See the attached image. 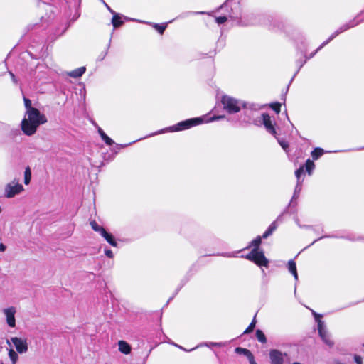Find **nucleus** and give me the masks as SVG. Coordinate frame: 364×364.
<instances>
[{
  "label": "nucleus",
  "instance_id": "f257e3e1",
  "mask_svg": "<svg viewBox=\"0 0 364 364\" xmlns=\"http://www.w3.org/2000/svg\"><path fill=\"white\" fill-rule=\"evenodd\" d=\"M27 117H24L21 123V128L24 134L33 135L41 124L47 122V118L38 109H31L26 111Z\"/></svg>",
  "mask_w": 364,
  "mask_h": 364
},
{
  "label": "nucleus",
  "instance_id": "f03ea898",
  "mask_svg": "<svg viewBox=\"0 0 364 364\" xmlns=\"http://www.w3.org/2000/svg\"><path fill=\"white\" fill-rule=\"evenodd\" d=\"M245 258L259 267H267L269 264V261L262 250L256 251V249H252L250 252L245 255Z\"/></svg>",
  "mask_w": 364,
  "mask_h": 364
},
{
  "label": "nucleus",
  "instance_id": "7ed1b4c3",
  "mask_svg": "<svg viewBox=\"0 0 364 364\" xmlns=\"http://www.w3.org/2000/svg\"><path fill=\"white\" fill-rule=\"evenodd\" d=\"M221 103L223 106V109L229 114L237 113L241 109L239 101L228 95L222 96Z\"/></svg>",
  "mask_w": 364,
  "mask_h": 364
},
{
  "label": "nucleus",
  "instance_id": "20e7f679",
  "mask_svg": "<svg viewBox=\"0 0 364 364\" xmlns=\"http://www.w3.org/2000/svg\"><path fill=\"white\" fill-rule=\"evenodd\" d=\"M203 119L200 117L191 118L182 121L170 127L171 132H178L190 129L191 127L202 124Z\"/></svg>",
  "mask_w": 364,
  "mask_h": 364
},
{
  "label": "nucleus",
  "instance_id": "39448f33",
  "mask_svg": "<svg viewBox=\"0 0 364 364\" xmlns=\"http://www.w3.org/2000/svg\"><path fill=\"white\" fill-rule=\"evenodd\" d=\"M277 228V225L276 222H273L271 223V225L269 226L267 230L263 233L262 236H257L255 239H254L249 246L246 247V249H249L250 247H253V249H256V251L259 250V247L260 245L262 244V239H266L269 236H270L274 231L276 230Z\"/></svg>",
  "mask_w": 364,
  "mask_h": 364
},
{
  "label": "nucleus",
  "instance_id": "423d86ee",
  "mask_svg": "<svg viewBox=\"0 0 364 364\" xmlns=\"http://www.w3.org/2000/svg\"><path fill=\"white\" fill-rule=\"evenodd\" d=\"M304 167L306 168V171L307 172V173L309 176L311 175L314 169L315 168V164H314L313 160H311L309 159H307L306 163H305V165L300 166V168H298L295 171V176H296V177L297 178L298 183L300 182L301 176L304 173Z\"/></svg>",
  "mask_w": 364,
  "mask_h": 364
},
{
  "label": "nucleus",
  "instance_id": "0eeeda50",
  "mask_svg": "<svg viewBox=\"0 0 364 364\" xmlns=\"http://www.w3.org/2000/svg\"><path fill=\"white\" fill-rule=\"evenodd\" d=\"M23 190V186L20 183H16L15 185L9 183L5 188V196L9 198H13L16 195L20 193Z\"/></svg>",
  "mask_w": 364,
  "mask_h": 364
},
{
  "label": "nucleus",
  "instance_id": "6e6552de",
  "mask_svg": "<svg viewBox=\"0 0 364 364\" xmlns=\"http://www.w3.org/2000/svg\"><path fill=\"white\" fill-rule=\"evenodd\" d=\"M11 341L15 346L18 353H23L28 350V343L26 339H23L18 337H12Z\"/></svg>",
  "mask_w": 364,
  "mask_h": 364
},
{
  "label": "nucleus",
  "instance_id": "1a4fd4ad",
  "mask_svg": "<svg viewBox=\"0 0 364 364\" xmlns=\"http://www.w3.org/2000/svg\"><path fill=\"white\" fill-rule=\"evenodd\" d=\"M263 124L267 131L274 136H276L277 131L274 128V123H273L271 117L266 113L262 114Z\"/></svg>",
  "mask_w": 364,
  "mask_h": 364
},
{
  "label": "nucleus",
  "instance_id": "9d476101",
  "mask_svg": "<svg viewBox=\"0 0 364 364\" xmlns=\"http://www.w3.org/2000/svg\"><path fill=\"white\" fill-rule=\"evenodd\" d=\"M269 358L271 364H283L284 358L282 352L277 349H273L269 351Z\"/></svg>",
  "mask_w": 364,
  "mask_h": 364
},
{
  "label": "nucleus",
  "instance_id": "9b49d317",
  "mask_svg": "<svg viewBox=\"0 0 364 364\" xmlns=\"http://www.w3.org/2000/svg\"><path fill=\"white\" fill-rule=\"evenodd\" d=\"M4 312L6 316V321L10 327H14L16 326L15 313L16 309L14 307H9L5 309Z\"/></svg>",
  "mask_w": 364,
  "mask_h": 364
},
{
  "label": "nucleus",
  "instance_id": "f8f14e48",
  "mask_svg": "<svg viewBox=\"0 0 364 364\" xmlns=\"http://www.w3.org/2000/svg\"><path fill=\"white\" fill-rule=\"evenodd\" d=\"M235 350L237 353L243 354L244 355H245L247 358L250 364H257L255 360V357L250 350L241 347H237L235 348Z\"/></svg>",
  "mask_w": 364,
  "mask_h": 364
},
{
  "label": "nucleus",
  "instance_id": "ddd939ff",
  "mask_svg": "<svg viewBox=\"0 0 364 364\" xmlns=\"http://www.w3.org/2000/svg\"><path fill=\"white\" fill-rule=\"evenodd\" d=\"M118 346H119V350L124 353V354H129L130 352H131V346L130 345L124 341H119V343H118Z\"/></svg>",
  "mask_w": 364,
  "mask_h": 364
},
{
  "label": "nucleus",
  "instance_id": "4468645a",
  "mask_svg": "<svg viewBox=\"0 0 364 364\" xmlns=\"http://www.w3.org/2000/svg\"><path fill=\"white\" fill-rule=\"evenodd\" d=\"M100 235L102 237H103L106 240V241L109 245H111L113 247L117 246V242H116L114 236L111 233H109L106 230H104Z\"/></svg>",
  "mask_w": 364,
  "mask_h": 364
},
{
  "label": "nucleus",
  "instance_id": "2eb2a0df",
  "mask_svg": "<svg viewBox=\"0 0 364 364\" xmlns=\"http://www.w3.org/2000/svg\"><path fill=\"white\" fill-rule=\"evenodd\" d=\"M318 333L323 341L329 346H332L333 345V341L330 338L329 336L322 329L321 325L319 324Z\"/></svg>",
  "mask_w": 364,
  "mask_h": 364
},
{
  "label": "nucleus",
  "instance_id": "dca6fc26",
  "mask_svg": "<svg viewBox=\"0 0 364 364\" xmlns=\"http://www.w3.org/2000/svg\"><path fill=\"white\" fill-rule=\"evenodd\" d=\"M347 28H344L343 30L341 31H336L335 32V33H333V35H331V36L326 41H324L314 53H311L310 55V57L309 58H312L313 56H314V55L319 50H321L323 46H325L326 45H327L331 41H332L336 36H338L339 33H341L342 31L346 30Z\"/></svg>",
  "mask_w": 364,
  "mask_h": 364
},
{
  "label": "nucleus",
  "instance_id": "f3484780",
  "mask_svg": "<svg viewBox=\"0 0 364 364\" xmlns=\"http://www.w3.org/2000/svg\"><path fill=\"white\" fill-rule=\"evenodd\" d=\"M85 70L86 69L85 67H80L77 69L70 71L68 73V75L74 78H77L81 77L85 73Z\"/></svg>",
  "mask_w": 364,
  "mask_h": 364
},
{
  "label": "nucleus",
  "instance_id": "a211bd4d",
  "mask_svg": "<svg viewBox=\"0 0 364 364\" xmlns=\"http://www.w3.org/2000/svg\"><path fill=\"white\" fill-rule=\"evenodd\" d=\"M151 25L152 28H154L159 33L162 35L164 33L166 28H167L168 23H164L159 24L156 23H152Z\"/></svg>",
  "mask_w": 364,
  "mask_h": 364
},
{
  "label": "nucleus",
  "instance_id": "6ab92c4d",
  "mask_svg": "<svg viewBox=\"0 0 364 364\" xmlns=\"http://www.w3.org/2000/svg\"><path fill=\"white\" fill-rule=\"evenodd\" d=\"M288 269L289 271L294 275L296 279H298V274L296 270V262L294 260H289L288 262Z\"/></svg>",
  "mask_w": 364,
  "mask_h": 364
},
{
  "label": "nucleus",
  "instance_id": "aec40b11",
  "mask_svg": "<svg viewBox=\"0 0 364 364\" xmlns=\"http://www.w3.org/2000/svg\"><path fill=\"white\" fill-rule=\"evenodd\" d=\"M112 23L114 28H116L120 27L124 23V21L122 20L121 17L116 14L112 16Z\"/></svg>",
  "mask_w": 364,
  "mask_h": 364
},
{
  "label": "nucleus",
  "instance_id": "412c9836",
  "mask_svg": "<svg viewBox=\"0 0 364 364\" xmlns=\"http://www.w3.org/2000/svg\"><path fill=\"white\" fill-rule=\"evenodd\" d=\"M324 154V151L323 149L317 147L315 148L311 153V157L313 160H317L319 157H321Z\"/></svg>",
  "mask_w": 364,
  "mask_h": 364
},
{
  "label": "nucleus",
  "instance_id": "4be33fe9",
  "mask_svg": "<svg viewBox=\"0 0 364 364\" xmlns=\"http://www.w3.org/2000/svg\"><path fill=\"white\" fill-rule=\"evenodd\" d=\"M255 336L259 342L262 343H267V338L262 330L257 329L256 331Z\"/></svg>",
  "mask_w": 364,
  "mask_h": 364
},
{
  "label": "nucleus",
  "instance_id": "5701e85b",
  "mask_svg": "<svg viewBox=\"0 0 364 364\" xmlns=\"http://www.w3.org/2000/svg\"><path fill=\"white\" fill-rule=\"evenodd\" d=\"M90 224L92 230L95 232H99L100 234H101L104 230H105V229L103 227L99 225L95 220L90 221Z\"/></svg>",
  "mask_w": 364,
  "mask_h": 364
},
{
  "label": "nucleus",
  "instance_id": "b1692460",
  "mask_svg": "<svg viewBox=\"0 0 364 364\" xmlns=\"http://www.w3.org/2000/svg\"><path fill=\"white\" fill-rule=\"evenodd\" d=\"M31 179V171L29 166H27L24 172V183L28 185Z\"/></svg>",
  "mask_w": 364,
  "mask_h": 364
},
{
  "label": "nucleus",
  "instance_id": "393cba45",
  "mask_svg": "<svg viewBox=\"0 0 364 364\" xmlns=\"http://www.w3.org/2000/svg\"><path fill=\"white\" fill-rule=\"evenodd\" d=\"M256 323H257V321H256V315H255L254 316L252 322L250 323L248 327L245 330L243 333L244 334H247V333H250L252 332L254 328H255Z\"/></svg>",
  "mask_w": 364,
  "mask_h": 364
},
{
  "label": "nucleus",
  "instance_id": "a878e982",
  "mask_svg": "<svg viewBox=\"0 0 364 364\" xmlns=\"http://www.w3.org/2000/svg\"><path fill=\"white\" fill-rule=\"evenodd\" d=\"M9 356L11 360L12 361V363L16 364L18 359V355L17 353L15 352L14 349L11 348L9 350Z\"/></svg>",
  "mask_w": 364,
  "mask_h": 364
},
{
  "label": "nucleus",
  "instance_id": "bb28decb",
  "mask_svg": "<svg viewBox=\"0 0 364 364\" xmlns=\"http://www.w3.org/2000/svg\"><path fill=\"white\" fill-rule=\"evenodd\" d=\"M281 103L272 102L269 105V107L277 113L279 114L281 111Z\"/></svg>",
  "mask_w": 364,
  "mask_h": 364
},
{
  "label": "nucleus",
  "instance_id": "cd10ccee",
  "mask_svg": "<svg viewBox=\"0 0 364 364\" xmlns=\"http://www.w3.org/2000/svg\"><path fill=\"white\" fill-rule=\"evenodd\" d=\"M23 101L25 107L26 108V111H29L31 110V109H36V107H32L31 100H29L28 98L24 97Z\"/></svg>",
  "mask_w": 364,
  "mask_h": 364
},
{
  "label": "nucleus",
  "instance_id": "c85d7f7f",
  "mask_svg": "<svg viewBox=\"0 0 364 364\" xmlns=\"http://www.w3.org/2000/svg\"><path fill=\"white\" fill-rule=\"evenodd\" d=\"M101 138L105 142V144L109 146H112L114 144V141L111 138H109L106 134H102Z\"/></svg>",
  "mask_w": 364,
  "mask_h": 364
},
{
  "label": "nucleus",
  "instance_id": "c756f323",
  "mask_svg": "<svg viewBox=\"0 0 364 364\" xmlns=\"http://www.w3.org/2000/svg\"><path fill=\"white\" fill-rule=\"evenodd\" d=\"M228 20L227 17L223 16H218V17H216L215 18V21L218 23V24H222L225 22H226Z\"/></svg>",
  "mask_w": 364,
  "mask_h": 364
},
{
  "label": "nucleus",
  "instance_id": "7c9ffc66",
  "mask_svg": "<svg viewBox=\"0 0 364 364\" xmlns=\"http://www.w3.org/2000/svg\"><path fill=\"white\" fill-rule=\"evenodd\" d=\"M354 360L356 363V364H363V358L360 355H355Z\"/></svg>",
  "mask_w": 364,
  "mask_h": 364
},
{
  "label": "nucleus",
  "instance_id": "2f4dec72",
  "mask_svg": "<svg viewBox=\"0 0 364 364\" xmlns=\"http://www.w3.org/2000/svg\"><path fill=\"white\" fill-rule=\"evenodd\" d=\"M105 254L109 258H113V257H114V254L111 250H105Z\"/></svg>",
  "mask_w": 364,
  "mask_h": 364
},
{
  "label": "nucleus",
  "instance_id": "473e14b6",
  "mask_svg": "<svg viewBox=\"0 0 364 364\" xmlns=\"http://www.w3.org/2000/svg\"><path fill=\"white\" fill-rule=\"evenodd\" d=\"M279 144L284 150H287V149L289 147V144L287 142L280 141Z\"/></svg>",
  "mask_w": 364,
  "mask_h": 364
},
{
  "label": "nucleus",
  "instance_id": "72a5a7b5",
  "mask_svg": "<svg viewBox=\"0 0 364 364\" xmlns=\"http://www.w3.org/2000/svg\"><path fill=\"white\" fill-rule=\"evenodd\" d=\"M6 249V245H4L3 243H0V252H4Z\"/></svg>",
  "mask_w": 364,
  "mask_h": 364
},
{
  "label": "nucleus",
  "instance_id": "f704fd0d",
  "mask_svg": "<svg viewBox=\"0 0 364 364\" xmlns=\"http://www.w3.org/2000/svg\"><path fill=\"white\" fill-rule=\"evenodd\" d=\"M98 133L100 135V136H102V134H105V132L102 130V129H101L100 127L98 128Z\"/></svg>",
  "mask_w": 364,
  "mask_h": 364
},
{
  "label": "nucleus",
  "instance_id": "c9c22d12",
  "mask_svg": "<svg viewBox=\"0 0 364 364\" xmlns=\"http://www.w3.org/2000/svg\"><path fill=\"white\" fill-rule=\"evenodd\" d=\"M223 116H218V117H213L212 119H220V118H223Z\"/></svg>",
  "mask_w": 364,
  "mask_h": 364
},
{
  "label": "nucleus",
  "instance_id": "e433bc0d",
  "mask_svg": "<svg viewBox=\"0 0 364 364\" xmlns=\"http://www.w3.org/2000/svg\"><path fill=\"white\" fill-rule=\"evenodd\" d=\"M335 364H344V363H341V362H340L338 360H336L335 361Z\"/></svg>",
  "mask_w": 364,
  "mask_h": 364
},
{
  "label": "nucleus",
  "instance_id": "4c0bfd02",
  "mask_svg": "<svg viewBox=\"0 0 364 364\" xmlns=\"http://www.w3.org/2000/svg\"><path fill=\"white\" fill-rule=\"evenodd\" d=\"M6 344L10 345V341L9 340H6Z\"/></svg>",
  "mask_w": 364,
  "mask_h": 364
},
{
  "label": "nucleus",
  "instance_id": "58836bf2",
  "mask_svg": "<svg viewBox=\"0 0 364 364\" xmlns=\"http://www.w3.org/2000/svg\"><path fill=\"white\" fill-rule=\"evenodd\" d=\"M10 74H11V77H13V78H14V75L12 73H11Z\"/></svg>",
  "mask_w": 364,
  "mask_h": 364
},
{
  "label": "nucleus",
  "instance_id": "ea45409f",
  "mask_svg": "<svg viewBox=\"0 0 364 364\" xmlns=\"http://www.w3.org/2000/svg\"><path fill=\"white\" fill-rule=\"evenodd\" d=\"M293 364H301V363H298V362H294Z\"/></svg>",
  "mask_w": 364,
  "mask_h": 364
},
{
  "label": "nucleus",
  "instance_id": "a19ab883",
  "mask_svg": "<svg viewBox=\"0 0 364 364\" xmlns=\"http://www.w3.org/2000/svg\"><path fill=\"white\" fill-rule=\"evenodd\" d=\"M315 316H316V318L319 317V315L315 314Z\"/></svg>",
  "mask_w": 364,
  "mask_h": 364
},
{
  "label": "nucleus",
  "instance_id": "79ce46f5",
  "mask_svg": "<svg viewBox=\"0 0 364 364\" xmlns=\"http://www.w3.org/2000/svg\"><path fill=\"white\" fill-rule=\"evenodd\" d=\"M1 364H4L3 363H1ZM11 364H15V363H11Z\"/></svg>",
  "mask_w": 364,
  "mask_h": 364
}]
</instances>
